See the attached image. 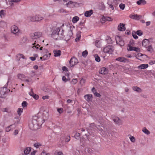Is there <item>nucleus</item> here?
I'll list each match as a JSON object with an SVG mask.
<instances>
[{"mask_svg":"<svg viewBox=\"0 0 155 155\" xmlns=\"http://www.w3.org/2000/svg\"><path fill=\"white\" fill-rule=\"evenodd\" d=\"M120 0H108L107 4L109 8L112 10H116L118 9V4Z\"/></svg>","mask_w":155,"mask_h":155,"instance_id":"f257e3e1","label":"nucleus"},{"mask_svg":"<svg viewBox=\"0 0 155 155\" xmlns=\"http://www.w3.org/2000/svg\"><path fill=\"white\" fill-rule=\"evenodd\" d=\"M43 17L41 15H36L28 18L29 20L32 21L38 22L43 19Z\"/></svg>","mask_w":155,"mask_h":155,"instance_id":"f03ea898","label":"nucleus"},{"mask_svg":"<svg viewBox=\"0 0 155 155\" xmlns=\"http://www.w3.org/2000/svg\"><path fill=\"white\" fill-rule=\"evenodd\" d=\"M114 50V47L112 45H108L104 48L103 51L105 53L112 54Z\"/></svg>","mask_w":155,"mask_h":155,"instance_id":"7ed1b4c3","label":"nucleus"},{"mask_svg":"<svg viewBox=\"0 0 155 155\" xmlns=\"http://www.w3.org/2000/svg\"><path fill=\"white\" fill-rule=\"evenodd\" d=\"M35 117H36L35 120L37 121L36 124L37 125L41 126L44 122L45 120L42 117H37L35 116L33 117V119H35Z\"/></svg>","mask_w":155,"mask_h":155,"instance_id":"20e7f679","label":"nucleus"},{"mask_svg":"<svg viewBox=\"0 0 155 155\" xmlns=\"http://www.w3.org/2000/svg\"><path fill=\"white\" fill-rule=\"evenodd\" d=\"M36 117L35 119H33L32 120L30 121L29 124V128L31 130H34L35 129V126L36 125L37 121L35 120Z\"/></svg>","mask_w":155,"mask_h":155,"instance_id":"39448f33","label":"nucleus"},{"mask_svg":"<svg viewBox=\"0 0 155 155\" xmlns=\"http://www.w3.org/2000/svg\"><path fill=\"white\" fill-rule=\"evenodd\" d=\"M42 33L39 32H35L31 34V37L32 39L39 38L42 35Z\"/></svg>","mask_w":155,"mask_h":155,"instance_id":"423d86ee","label":"nucleus"},{"mask_svg":"<svg viewBox=\"0 0 155 155\" xmlns=\"http://www.w3.org/2000/svg\"><path fill=\"white\" fill-rule=\"evenodd\" d=\"M18 79L24 81H25L28 82L30 81L28 79L26 78H27L25 77V75L23 74H18Z\"/></svg>","mask_w":155,"mask_h":155,"instance_id":"0eeeda50","label":"nucleus"},{"mask_svg":"<svg viewBox=\"0 0 155 155\" xmlns=\"http://www.w3.org/2000/svg\"><path fill=\"white\" fill-rule=\"evenodd\" d=\"M78 62V59L74 57L71 58L69 61V64L71 67H72L76 64Z\"/></svg>","mask_w":155,"mask_h":155,"instance_id":"6e6552de","label":"nucleus"},{"mask_svg":"<svg viewBox=\"0 0 155 155\" xmlns=\"http://www.w3.org/2000/svg\"><path fill=\"white\" fill-rule=\"evenodd\" d=\"M113 121L116 124L118 125H120L122 124V121L119 118L117 117H112Z\"/></svg>","mask_w":155,"mask_h":155,"instance_id":"1a4fd4ad","label":"nucleus"},{"mask_svg":"<svg viewBox=\"0 0 155 155\" xmlns=\"http://www.w3.org/2000/svg\"><path fill=\"white\" fill-rule=\"evenodd\" d=\"M127 50L129 51H135L137 52L140 51V49L138 48L132 46L130 45H128L127 46Z\"/></svg>","mask_w":155,"mask_h":155,"instance_id":"9d476101","label":"nucleus"},{"mask_svg":"<svg viewBox=\"0 0 155 155\" xmlns=\"http://www.w3.org/2000/svg\"><path fill=\"white\" fill-rule=\"evenodd\" d=\"M130 17L131 18L133 19L139 20L142 18V16L141 15H137L135 14H132L130 15Z\"/></svg>","mask_w":155,"mask_h":155,"instance_id":"9b49d317","label":"nucleus"},{"mask_svg":"<svg viewBox=\"0 0 155 155\" xmlns=\"http://www.w3.org/2000/svg\"><path fill=\"white\" fill-rule=\"evenodd\" d=\"M68 7L73 8L74 7H78L80 4L77 2H73L71 1L68 2Z\"/></svg>","mask_w":155,"mask_h":155,"instance_id":"f8f14e48","label":"nucleus"},{"mask_svg":"<svg viewBox=\"0 0 155 155\" xmlns=\"http://www.w3.org/2000/svg\"><path fill=\"white\" fill-rule=\"evenodd\" d=\"M7 91V88L6 87H3L0 88V94L1 97H4V95L6 94Z\"/></svg>","mask_w":155,"mask_h":155,"instance_id":"ddd939ff","label":"nucleus"},{"mask_svg":"<svg viewBox=\"0 0 155 155\" xmlns=\"http://www.w3.org/2000/svg\"><path fill=\"white\" fill-rule=\"evenodd\" d=\"M11 32L14 34H16L18 32L19 29L18 27L15 25H13L11 27Z\"/></svg>","mask_w":155,"mask_h":155,"instance_id":"4468645a","label":"nucleus"},{"mask_svg":"<svg viewBox=\"0 0 155 155\" xmlns=\"http://www.w3.org/2000/svg\"><path fill=\"white\" fill-rule=\"evenodd\" d=\"M118 30L121 31H123L125 30V25L122 23H120L118 26Z\"/></svg>","mask_w":155,"mask_h":155,"instance_id":"2eb2a0df","label":"nucleus"},{"mask_svg":"<svg viewBox=\"0 0 155 155\" xmlns=\"http://www.w3.org/2000/svg\"><path fill=\"white\" fill-rule=\"evenodd\" d=\"M150 41L147 39H145L142 41V46L144 47H147L149 45Z\"/></svg>","mask_w":155,"mask_h":155,"instance_id":"dca6fc26","label":"nucleus"},{"mask_svg":"<svg viewBox=\"0 0 155 155\" xmlns=\"http://www.w3.org/2000/svg\"><path fill=\"white\" fill-rule=\"evenodd\" d=\"M44 52L45 53V54L43 56V58L44 59H47L48 57H50L51 55V54L48 53V51L47 49H45L44 50Z\"/></svg>","mask_w":155,"mask_h":155,"instance_id":"f3484780","label":"nucleus"},{"mask_svg":"<svg viewBox=\"0 0 155 155\" xmlns=\"http://www.w3.org/2000/svg\"><path fill=\"white\" fill-rule=\"evenodd\" d=\"M116 60L121 62H126L128 60L126 58L123 57H120L116 59Z\"/></svg>","mask_w":155,"mask_h":155,"instance_id":"a211bd4d","label":"nucleus"},{"mask_svg":"<svg viewBox=\"0 0 155 155\" xmlns=\"http://www.w3.org/2000/svg\"><path fill=\"white\" fill-rule=\"evenodd\" d=\"M84 98L87 101H89L92 100V95L91 94H86L84 96Z\"/></svg>","mask_w":155,"mask_h":155,"instance_id":"6ab92c4d","label":"nucleus"},{"mask_svg":"<svg viewBox=\"0 0 155 155\" xmlns=\"http://www.w3.org/2000/svg\"><path fill=\"white\" fill-rule=\"evenodd\" d=\"M53 52L55 57L59 56L61 54V51L60 50H54Z\"/></svg>","mask_w":155,"mask_h":155,"instance_id":"aec40b11","label":"nucleus"},{"mask_svg":"<svg viewBox=\"0 0 155 155\" xmlns=\"http://www.w3.org/2000/svg\"><path fill=\"white\" fill-rule=\"evenodd\" d=\"M116 41L117 43H118L120 46H123L124 45V41L121 40H120V37H117V38H116Z\"/></svg>","mask_w":155,"mask_h":155,"instance_id":"412c9836","label":"nucleus"},{"mask_svg":"<svg viewBox=\"0 0 155 155\" xmlns=\"http://www.w3.org/2000/svg\"><path fill=\"white\" fill-rule=\"evenodd\" d=\"M93 13V10L87 11L84 13V15L87 17H90Z\"/></svg>","mask_w":155,"mask_h":155,"instance_id":"4be33fe9","label":"nucleus"},{"mask_svg":"<svg viewBox=\"0 0 155 155\" xmlns=\"http://www.w3.org/2000/svg\"><path fill=\"white\" fill-rule=\"evenodd\" d=\"M107 68L104 67L101 68L100 73L101 74H105L107 73Z\"/></svg>","mask_w":155,"mask_h":155,"instance_id":"5701e85b","label":"nucleus"},{"mask_svg":"<svg viewBox=\"0 0 155 155\" xmlns=\"http://www.w3.org/2000/svg\"><path fill=\"white\" fill-rule=\"evenodd\" d=\"M148 67V65L147 64H143L140 65L138 66V68L139 69H146Z\"/></svg>","mask_w":155,"mask_h":155,"instance_id":"b1692460","label":"nucleus"},{"mask_svg":"<svg viewBox=\"0 0 155 155\" xmlns=\"http://www.w3.org/2000/svg\"><path fill=\"white\" fill-rule=\"evenodd\" d=\"M31 46L32 48H35L36 49H38L40 46L37 43L36 44V41H35L32 44Z\"/></svg>","mask_w":155,"mask_h":155,"instance_id":"393cba45","label":"nucleus"},{"mask_svg":"<svg viewBox=\"0 0 155 155\" xmlns=\"http://www.w3.org/2000/svg\"><path fill=\"white\" fill-rule=\"evenodd\" d=\"M146 48L147 51L150 53L152 52L153 51V49L151 45H149L147 47H146Z\"/></svg>","mask_w":155,"mask_h":155,"instance_id":"a878e982","label":"nucleus"},{"mask_svg":"<svg viewBox=\"0 0 155 155\" xmlns=\"http://www.w3.org/2000/svg\"><path fill=\"white\" fill-rule=\"evenodd\" d=\"M79 18L77 16H75L73 18L72 21L73 23H76L79 20Z\"/></svg>","mask_w":155,"mask_h":155,"instance_id":"bb28decb","label":"nucleus"},{"mask_svg":"<svg viewBox=\"0 0 155 155\" xmlns=\"http://www.w3.org/2000/svg\"><path fill=\"white\" fill-rule=\"evenodd\" d=\"M137 3L139 5H144L146 3V2L144 0H139L137 1Z\"/></svg>","mask_w":155,"mask_h":155,"instance_id":"cd10ccee","label":"nucleus"},{"mask_svg":"<svg viewBox=\"0 0 155 155\" xmlns=\"http://www.w3.org/2000/svg\"><path fill=\"white\" fill-rule=\"evenodd\" d=\"M60 29L59 28H56L55 30L54 31L52 32V35H58L59 31H60Z\"/></svg>","mask_w":155,"mask_h":155,"instance_id":"c85d7f7f","label":"nucleus"},{"mask_svg":"<svg viewBox=\"0 0 155 155\" xmlns=\"http://www.w3.org/2000/svg\"><path fill=\"white\" fill-rule=\"evenodd\" d=\"M133 89L134 91H136L138 92H141L142 90L137 86H134L133 87Z\"/></svg>","mask_w":155,"mask_h":155,"instance_id":"c756f323","label":"nucleus"},{"mask_svg":"<svg viewBox=\"0 0 155 155\" xmlns=\"http://www.w3.org/2000/svg\"><path fill=\"white\" fill-rule=\"evenodd\" d=\"M31 150V148L30 147H28L25 149L24 150V153L26 155L28 154Z\"/></svg>","mask_w":155,"mask_h":155,"instance_id":"7c9ffc66","label":"nucleus"},{"mask_svg":"<svg viewBox=\"0 0 155 155\" xmlns=\"http://www.w3.org/2000/svg\"><path fill=\"white\" fill-rule=\"evenodd\" d=\"M105 17L103 15L100 20V21L102 24L105 23L106 21Z\"/></svg>","mask_w":155,"mask_h":155,"instance_id":"2f4dec72","label":"nucleus"},{"mask_svg":"<svg viewBox=\"0 0 155 155\" xmlns=\"http://www.w3.org/2000/svg\"><path fill=\"white\" fill-rule=\"evenodd\" d=\"M142 131L143 133L147 135L150 134V132L146 127L143 128Z\"/></svg>","mask_w":155,"mask_h":155,"instance_id":"473e14b6","label":"nucleus"},{"mask_svg":"<svg viewBox=\"0 0 155 155\" xmlns=\"http://www.w3.org/2000/svg\"><path fill=\"white\" fill-rule=\"evenodd\" d=\"M94 57L95 59V60L96 61L99 62L101 61V59L100 57L98 56L97 54H96L94 55Z\"/></svg>","mask_w":155,"mask_h":155,"instance_id":"72a5a7b5","label":"nucleus"},{"mask_svg":"<svg viewBox=\"0 0 155 155\" xmlns=\"http://www.w3.org/2000/svg\"><path fill=\"white\" fill-rule=\"evenodd\" d=\"M1 110L3 112H6L8 113L10 112V111L8 108H2Z\"/></svg>","mask_w":155,"mask_h":155,"instance_id":"f704fd0d","label":"nucleus"},{"mask_svg":"<svg viewBox=\"0 0 155 155\" xmlns=\"http://www.w3.org/2000/svg\"><path fill=\"white\" fill-rule=\"evenodd\" d=\"M129 138L131 142L134 143L135 142V139L134 136H130Z\"/></svg>","mask_w":155,"mask_h":155,"instance_id":"c9c22d12","label":"nucleus"},{"mask_svg":"<svg viewBox=\"0 0 155 155\" xmlns=\"http://www.w3.org/2000/svg\"><path fill=\"white\" fill-rule=\"evenodd\" d=\"M72 28L71 27H70V31H68V35H69V37L71 38L72 37L73 35V33L72 32V31H71V28Z\"/></svg>","mask_w":155,"mask_h":155,"instance_id":"e433bc0d","label":"nucleus"},{"mask_svg":"<svg viewBox=\"0 0 155 155\" xmlns=\"http://www.w3.org/2000/svg\"><path fill=\"white\" fill-rule=\"evenodd\" d=\"M23 111V109L22 108H19L18 109L17 112L18 114L19 115H20L21 113H22Z\"/></svg>","mask_w":155,"mask_h":155,"instance_id":"4c0bfd02","label":"nucleus"},{"mask_svg":"<svg viewBox=\"0 0 155 155\" xmlns=\"http://www.w3.org/2000/svg\"><path fill=\"white\" fill-rule=\"evenodd\" d=\"M13 125H11L6 127L5 128V131L6 132H9L11 129V127H12Z\"/></svg>","mask_w":155,"mask_h":155,"instance_id":"58836bf2","label":"nucleus"},{"mask_svg":"<svg viewBox=\"0 0 155 155\" xmlns=\"http://www.w3.org/2000/svg\"><path fill=\"white\" fill-rule=\"evenodd\" d=\"M88 52L87 50L83 51L82 53V55L84 57H86L87 55Z\"/></svg>","mask_w":155,"mask_h":155,"instance_id":"ea45409f","label":"nucleus"},{"mask_svg":"<svg viewBox=\"0 0 155 155\" xmlns=\"http://www.w3.org/2000/svg\"><path fill=\"white\" fill-rule=\"evenodd\" d=\"M119 6L120 9L124 10L125 7V5L124 4L121 3L119 5Z\"/></svg>","mask_w":155,"mask_h":155,"instance_id":"a19ab883","label":"nucleus"},{"mask_svg":"<svg viewBox=\"0 0 155 155\" xmlns=\"http://www.w3.org/2000/svg\"><path fill=\"white\" fill-rule=\"evenodd\" d=\"M55 155H63V153L61 151H56L54 153Z\"/></svg>","mask_w":155,"mask_h":155,"instance_id":"79ce46f5","label":"nucleus"},{"mask_svg":"<svg viewBox=\"0 0 155 155\" xmlns=\"http://www.w3.org/2000/svg\"><path fill=\"white\" fill-rule=\"evenodd\" d=\"M4 11V10H1L0 11V15L1 18H2L5 16V13Z\"/></svg>","mask_w":155,"mask_h":155,"instance_id":"37998d69","label":"nucleus"},{"mask_svg":"<svg viewBox=\"0 0 155 155\" xmlns=\"http://www.w3.org/2000/svg\"><path fill=\"white\" fill-rule=\"evenodd\" d=\"M105 18H106V21H112L113 20V18L110 17L106 16Z\"/></svg>","mask_w":155,"mask_h":155,"instance_id":"c03bdc74","label":"nucleus"},{"mask_svg":"<svg viewBox=\"0 0 155 155\" xmlns=\"http://www.w3.org/2000/svg\"><path fill=\"white\" fill-rule=\"evenodd\" d=\"M41 144L39 143H35L34 144V146L36 148H38L39 147L41 146Z\"/></svg>","mask_w":155,"mask_h":155,"instance_id":"a18cd8bd","label":"nucleus"},{"mask_svg":"<svg viewBox=\"0 0 155 155\" xmlns=\"http://www.w3.org/2000/svg\"><path fill=\"white\" fill-rule=\"evenodd\" d=\"M137 35L139 36H141L143 34L142 31L140 30H138L136 32Z\"/></svg>","mask_w":155,"mask_h":155,"instance_id":"49530a36","label":"nucleus"},{"mask_svg":"<svg viewBox=\"0 0 155 155\" xmlns=\"http://www.w3.org/2000/svg\"><path fill=\"white\" fill-rule=\"evenodd\" d=\"M27 105L28 103L25 101H24L22 103V105L23 107H27Z\"/></svg>","mask_w":155,"mask_h":155,"instance_id":"de8ad7c7","label":"nucleus"},{"mask_svg":"<svg viewBox=\"0 0 155 155\" xmlns=\"http://www.w3.org/2000/svg\"><path fill=\"white\" fill-rule=\"evenodd\" d=\"M78 82V80L76 79H73L72 81L71 82V83L72 84H75Z\"/></svg>","mask_w":155,"mask_h":155,"instance_id":"09e8293b","label":"nucleus"},{"mask_svg":"<svg viewBox=\"0 0 155 155\" xmlns=\"http://www.w3.org/2000/svg\"><path fill=\"white\" fill-rule=\"evenodd\" d=\"M68 0H61L62 3H63V4L64 5H66L67 6V7L68 6V3H67V1Z\"/></svg>","mask_w":155,"mask_h":155,"instance_id":"8fccbe9b","label":"nucleus"},{"mask_svg":"<svg viewBox=\"0 0 155 155\" xmlns=\"http://www.w3.org/2000/svg\"><path fill=\"white\" fill-rule=\"evenodd\" d=\"M57 110L59 114H61L63 112V109L62 108H58Z\"/></svg>","mask_w":155,"mask_h":155,"instance_id":"3c124183","label":"nucleus"},{"mask_svg":"<svg viewBox=\"0 0 155 155\" xmlns=\"http://www.w3.org/2000/svg\"><path fill=\"white\" fill-rule=\"evenodd\" d=\"M40 155H50L49 153H46L45 151H43Z\"/></svg>","mask_w":155,"mask_h":155,"instance_id":"603ef678","label":"nucleus"},{"mask_svg":"<svg viewBox=\"0 0 155 155\" xmlns=\"http://www.w3.org/2000/svg\"><path fill=\"white\" fill-rule=\"evenodd\" d=\"M85 82V80L84 79H82L80 81V83L81 85L84 84Z\"/></svg>","mask_w":155,"mask_h":155,"instance_id":"864d4df0","label":"nucleus"},{"mask_svg":"<svg viewBox=\"0 0 155 155\" xmlns=\"http://www.w3.org/2000/svg\"><path fill=\"white\" fill-rule=\"evenodd\" d=\"M32 97L35 99L37 100L39 98V96L36 94H35L34 95H33Z\"/></svg>","mask_w":155,"mask_h":155,"instance_id":"5fc2aeb1","label":"nucleus"},{"mask_svg":"<svg viewBox=\"0 0 155 155\" xmlns=\"http://www.w3.org/2000/svg\"><path fill=\"white\" fill-rule=\"evenodd\" d=\"M35 71H31L30 73V76L31 77H32L34 76H35Z\"/></svg>","mask_w":155,"mask_h":155,"instance_id":"6e6d98bb","label":"nucleus"},{"mask_svg":"<svg viewBox=\"0 0 155 155\" xmlns=\"http://www.w3.org/2000/svg\"><path fill=\"white\" fill-rule=\"evenodd\" d=\"M62 80L64 82H67L68 80V79L64 76H63Z\"/></svg>","mask_w":155,"mask_h":155,"instance_id":"4d7b16f0","label":"nucleus"},{"mask_svg":"<svg viewBox=\"0 0 155 155\" xmlns=\"http://www.w3.org/2000/svg\"><path fill=\"white\" fill-rule=\"evenodd\" d=\"M149 64H150V65L153 64H155V60L150 61L149 62Z\"/></svg>","mask_w":155,"mask_h":155,"instance_id":"13d9d810","label":"nucleus"},{"mask_svg":"<svg viewBox=\"0 0 155 155\" xmlns=\"http://www.w3.org/2000/svg\"><path fill=\"white\" fill-rule=\"evenodd\" d=\"M91 90L92 92L94 93V94H95V93H96L97 92L96 90L94 87L92 88Z\"/></svg>","mask_w":155,"mask_h":155,"instance_id":"bf43d9fd","label":"nucleus"},{"mask_svg":"<svg viewBox=\"0 0 155 155\" xmlns=\"http://www.w3.org/2000/svg\"><path fill=\"white\" fill-rule=\"evenodd\" d=\"M27 40V38L26 37H24L22 40L23 42L25 43Z\"/></svg>","mask_w":155,"mask_h":155,"instance_id":"052dcab7","label":"nucleus"},{"mask_svg":"<svg viewBox=\"0 0 155 155\" xmlns=\"http://www.w3.org/2000/svg\"><path fill=\"white\" fill-rule=\"evenodd\" d=\"M62 70L64 71H68L67 68L65 66H64L62 67Z\"/></svg>","mask_w":155,"mask_h":155,"instance_id":"680f3d73","label":"nucleus"},{"mask_svg":"<svg viewBox=\"0 0 155 155\" xmlns=\"http://www.w3.org/2000/svg\"><path fill=\"white\" fill-rule=\"evenodd\" d=\"M42 98L43 100L48 99L49 98V96H44L42 97Z\"/></svg>","mask_w":155,"mask_h":155,"instance_id":"e2e57ef3","label":"nucleus"},{"mask_svg":"<svg viewBox=\"0 0 155 155\" xmlns=\"http://www.w3.org/2000/svg\"><path fill=\"white\" fill-rule=\"evenodd\" d=\"M29 94L32 97L33 95H34L35 94L33 93L32 90H31V91L29 93Z\"/></svg>","mask_w":155,"mask_h":155,"instance_id":"0e129e2a","label":"nucleus"},{"mask_svg":"<svg viewBox=\"0 0 155 155\" xmlns=\"http://www.w3.org/2000/svg\"><path fill=\"white\" fill-rule=\"evenodd\" d=\"M94 95L95 96H96V97H100L101 96V95L100 94L97 93V92H96V93H95V94H94Z\"/></svg>","mask_w":155,"mask_h":155,"instance_id":"69168bd1","label":"nucleus"},{"mask_svg":"<svg viewBox=\"0 0 155 155\" xmlns=\"http://www.w3.org/2000/svg\"><path fill=\"white\" fill-rule=\"evenodd\" d=\"M18 130H15L14 132V134L15 135H16L18 134Z\"/></svg>","mask_w":155,"mask_h":155,"instance_id":"338daca9","label":"nucleus"},{"mask_svg":"<svg viewBox=\"0 0 155 155\" xmlns=\"http://www.w3.org/2000/svg\"><path fill=\"white\" fill-rule=\"evenodd\" d=\"M36 152V151H34L32 152L31 153V155H35V154Z\"/></svg>","mask_w":155,"mask_h":155,"instance_id":"774afa93","label":"nucleus"}]
</instances>
